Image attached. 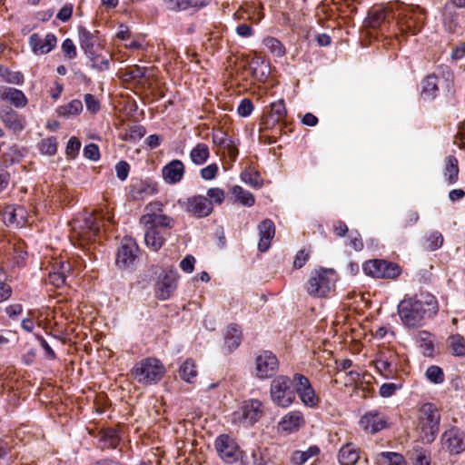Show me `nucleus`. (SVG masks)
Wrapping results in <instances>:
<instances>
[{"label":"nucleus","mask_w":465,"mask_h":465,"mask_svg":"<svg viewBox=\"0 0 465 465\" xmlns=\"http://www.w3.org/2000/svg\"><path fill=\"white\" fill-rule=\"evenodd\" d=\"M440 416L432 403H424L419 409L418 430L420 438L425 443H431L437 437Z\"/></svg>","instance_id":"obj_4"},{"label":"nucleus","mask_w":465,"mask_h":465,"mask_svg":"<svg viewBox=\"0 0 465 465\" xmlns=\"http://www.w3.org/2000/svg\"><path fill=\"white\" fill-rule=\"evenodd\" d=\"M166 8L170 11H185L191 7L199 8L206 5L202 0H163Z\"/></svg>","instance_id":"obj_28"},{"label":"nucleus","mask_w":465,"mask_h":465,"mask_svg":"<svg viewBox=\"0 0 465 465\" xmlns=\"http://www.w3.org/2000/svg\"><path fill=\"white\" fill-rule=\"evenodd\" d=\"M62 51L69 58L74 59L76 57V47L70 38H66L62 44Z\"/></svg>","instance_id":"obj_51"},{"label":"nucleus","mask_w":465,"mask_h":465,"mask_svg":"<svg viewBox=\"0 0 465 465\" xmlns=\"http://www.w3.org/2000/svg\"><path fill=\"white\" fill-rule=\"evenodd\" d=\"M40 150L47 155H54L57 151V143L54 137L43 139L40 143Z\"/></svg>","instance_id":"obj_44"},{"label":"nucleus","mask_w":465,"mask_h":465,"mask_svg":"<svg viewBox=\"0 0 465 465\" xmlns=\"http://www.w3.org/2000/svg\"><path fill=\"white\" fill-rule=\"evenodd\" d=\"M72 14H73L72 5H66L60 9L56 17H57V19H59L63 22H66L71 18Z\"/></svg>","instance_id":"obj_61"},{"label":"nucleus","mask_w":465,"mask_h":465,"mask_svg":"<svg viewBox=\"0 0 465 465\" xmlns=\"http://www.w3.org/2000/svg\"><path fill=\"white\" fill-rule=\"evenodd\" d=\"M286 114L287 110L283 100L281 99L277 102L272 103L271 112L262 124L264 125V129L271 128L275 124L282 122Z\"/></svg>","instance_id":"obj_25"},{"label":"nucleus","mask_w":465,"mask_h":465,"mask_svg":"<svg viewBox=\"0 0 465 465\" xmlns=\"http://www.w3.org/2000/svg\"><path fill=\"white\" fill-rule=\"evenodd\" d=\"M146 134L143 126L135 124L130 128V137L134 140L141 139Z\"/></svg>","instance_id":"obj_62"},{"label":"nucleus","mask_w":465,"mask_h":465,"mask_svg":"<svg viewBox=\"0 0 465 465\" xmlns=\"http://www.w3.org/2000/svg\"><path fill=\"white\" fill-rule=\"evenodd\" d=\"M209 201L221 204L224 200V192L220 188H210L207 191Z\"/></svg>","instance_id":"obj_54"},{"label":"nucleus","mask_w":465,"mask_h":465,"mask_svg":"<svg viewBox=\"0 0 465 465\" xmlns=\"http://www.w3.org/2000/svg\"><path fill=\"white\" fill-rule=\"evenodd\" d=\"M426 377L427 379L435 383L440 384L444 381V373L441 368L436 365L430 366L426 371Z\"/></svg>","instance_id":"obj_41"},{"label":"nucleus","mask_w":465,"mask_h":465,"mask_svg":"<svg viewBox=\"0 0 465 465\" xmlns=\"http://www.w3.org/2000/svg\"><path fill=\"white\" fill-rule=\"evenodd\" d=\"M79 44L87 57H93L95 53L96 36L84 26L78 27Z\"/></svg>","instance_id":"obj_26"},{"label":"nucleus","mask_w":465,"mask_h":465,"mask_svg":"<svg viewBox=\"0 0 465 465\" xmlns=\"http://www.w3.org/2000/svg\"><path fill=\"white\" fill-rule=\"evenodd\" d=\"M262 414V403L259 400L245 401L241 407V419L248 425L258 421Z\"/></svg>","instance_id":"obj_17"},{"label":"nucleus","mask_w":465,"mask_h":465,"mask_svg":"<svg viewBox=\"0 0 465 465\" xmlns=\"http://www.w3.org/2000/svg\"><path fill=\"white\" fill-rule=\"evenodd\" d=\"M91 62V67L98 71H106L109 68V60L106 57L94 54L93 57H88Z\"/></svg>","instance_id":"obj_45"},{"label":"nucleus","mask_w":465,"mask_h":465,"mask_svg":"<svg viewBox=\"0 0 465 465\" xmlns=\"http://www.w3.org/2000/svg\"><path fill=\"white\" fill-rule=\"evenodd\" d=\"M85 158L96 161L100 157L99 147L95 143H89L84 149Z\"/></svg>","instance_id":"obj_55"},{"label":"nucleus","mask_w":465,"mask_h":465,"mask_svg":"<svg viewBox=\"0 0 465 465\" xmlns=\"http://www.w3.org/2000/svg\"><path fill=\"white\" fill-rule=\"evenodd\" d=\"M350 246L357 252H360L363 249V242L361 234L358 231H351L350 235Z\"/></svg>","instance_id":"obj_50"},{"label":"nucleus","mask_w":465,"mask_h":465,"mask_svg":"<svg viewBox=\"0 0 465 465\" xmlns=\"http://www.w3.org/2000/svg\"><path fill=\"white\" fill-rule=\"evenodd\" d=\"M218 170L216 163L209 164L201 170V176L204 180H212L217 175Z\"/></svg>","instance_id":"obj_56"},{"label":"nucleus","mask_w":465,"mask_h":465,"mask_svg":"<svg viewBox=\"0 0 465 465\" xmlns=\"http://www.w3.org/2000/svg\"><path fill=\"white\" fill-rule=\"evenodd\" d=\"M294 376L279 375L271 381L270 397L278 407L287 408L295 401Z\"/></svg>","instance_id":"obj_6"},{"label":"nucleus","mask_w":465,"mask_h":465,"mask_svg":"<svg viewBox=\"0 0 465 465\" xmlns=\"http://www.w3.org/2000/svg\"><path fill=\"white\" fill-rule=\"evenodd\" d=\"M359 458V450L352 443L343 445L338 454V459L341 465H353L358 461Z\"/></svg>","instance_id":"obj_29"},{"label":"nucleus","mask_w":465,"mask_h":465,"mask_svg":"<svg viewBox=\"0 0 465 465\" xmlns=\"http://www.w3.org/2000/svg\"><path fill=\"white\" fill-rule=\"evenodd\" d=\"M140 223L146 228L145 244L153 251H158L165 242L166 231L173 227L174 221L164 214H143Z\"/></svg>","instance_id":"obj_2"},{"label":"nucleus","mask_w":465,"mask_h":465,"mask_svg":"<svg viewBox=\"0 0 465 465\" xmlns=\"http://www.w3.org/2000/svg\"><path fill=\"white\" fill-rule=\"evenodd\" d=\"M381 460L387 465H405L402 455L396 452H381L380 454Z\"/></svg>","instance_id":"obj_42"},{"label":"nucleus","mask_w":465,"mask_h":465,"mask_svg":"<svg viewBox=\"0 0 465 465\" xmlns=\"http://www.w3.org/2000/svg\"><path fill=\"white\" fill-rule=\"evenodd\" d=\"M83 111V104L80 100H72L67 104L62 105L57 109V114L62 117H71L78 115Z\"/></svg>","instance_id":"obj_34"},{"label":"nucleus","mask_w":465,"mask_h":465,"mask_svg":"<svg viewBox=\"0 0 465 465\" xmlns=\"http://www.w3.org/2000/svg\"><path fill=\"white\" fill-rule=\"evenodd\" d=\"M444 174L450 184L456 183L459 175L458 160L456 157L452 155L447 157Z\"/></svg>","instance_id":"obj_35"},{"label":"nucleus","mask_w":465,"mask_h":465,"mask_svg":"<svg viewBox=\"0 0 465 465\" xmlns=\"http://www.w3.org/2000/svg\"><path fill=\"white\" fill-rule=\"evenodd\" d=\"M440 90L450 93V82L444 77L430 74L422 82L421 96L424 100H432Z\"/></svg>","instance_id":"obj_11"},{"label":"nucleus","mask_w":465,"mask_h":465,"mask_svg":"<svg viewBox=\"0 0 465 465\" xmlns=\"http://www.w3.org/2000/svg\"><path fill=\"white\" fill-rule=\"evenodd\" d=\"M253 110V104L252 101L248 98H244L241 101L237 112L240 116L246 117L249 116Z\"/></svg>","instance_id":"obj_52"},{"label":"nucleus","mask_w":465,"mask_h":465,"mask_svg":"<svg viewBox=\"0 0 465 465\" xmlns=\"http://www.w3.org/2000/svg\"><path fill=\"white\" fill-rule=\"evenodd\" d=\"M116 176L119 180L124 181L130 172V165L125 161H120L115 165Z\"/></svg>","instance_id":"obj_53"},{"label":"nucleus","mask_w":465,"mask_h":465,"mask_svg":"<svg viewBox=\"0 0 465 465\" xmlns=\"http://www.w3.org/2000/svg\"><path fill=\"white\" fill-rule=\"evenodd\" d=\"M295 395L298 394L302 403L308 407H314L319 401V398L307 377L302 374H294Z\"/></svg>","instance_id":"obj_13"},{"label":"nucleus","mask_w":465,"mask_h":465,"mask_svg":"<svg viewBox=\"0 0 465 465\" xmlns=\"http://www.w3.org/2000/svg\"><path fill=\"white\" fill-rule=\"evenodd\" d=\"M0 119L4 124L15 133L24 130V118L9 105L0 107Z\"/></svg>","instance_id":"obj_19"},{"label":"nucleus","mask_w":465,"mask_h":465,"mask_svg":"<svg viewBox=\"0 0 465 465\" xmlns=\"http://www.w3.org/2000/svg\"><path fill=\"white\" fill-rule=\"evenodd\" d=\"M427 248L430 251L440 248L443 243L442 234L439 232H432L426 240Z\"/></svg>","instance_id":"obj_46"},{"label":"nucleus","mask_w":465,"mask_h":465,"mask_svg":"<svg viewBox=\"0 0 465 465\" xmlns=\"http://www.w3.org/2000/svg\"><path fill=\"white\" fill-rule=\"evenodd\" d=\"M81 148V142L76 137H71L67 143L66 154L74 158Z\"/></svg>","instance_id":"obj_49"},{"label":"nucleus","mask_w":465,"mask_h":465,"mask_svg":"<svg viewBox=\"0 0 465 465\" xmlns=\"http://www.w3.org/2000/svg\"><path fill=\"white\" fill-rule=\"evenodd\" d=\"M267 45L272 49V51L278 56L283 55V48L280 41L275 38H270L267 40Z\"/></svg>","instance_id":"obj_60"},{"label":"nucleus","mask_w":465,"mask_h":465,"mask_svg":"<svg viewBox=\"0 0 465 465\" xmlns=\"http://www.w3.org/2000/svg\"><path fill=\"white\" fill-rule=\"evenodd\" d=\"M332 269H316L311 272L307 282V292L313 297H325L330 292L332 285Z\"/></svg>","instance_id":"obj_7"},{"label":"nucleus","mask_w":465,"mask_h":465,"mask_svg":"<svg viewBox=\"0 0 465 465\" xmlns=\"http://www.w3.org/2000/svg\"><path fill=\"white\" fill-rule=\"evenodd\" d=\"M215 449L220 458L227 463H232L238 460V446L234 440L227 435H220L216 439Z\"/></svg>","instance_id":"obj_15"},{"label":"nucleus","mask_w":465,"mask_h":465,"mask_svg":"<svg viewBox=\"0 0 465 465\" xmlns=\"http://www.w3.org/2000/svg\"><path fill=\"white\" fill-rule=\"evenodd\" d=\"M179 376L182 380L188 383H193L197 376V370L194 361L187 359L179 369Z\"/></svg>","instance_id":"obj_32"},{"label":"nucleus","mask_w":465,"mask_h":465,"mask_svg":"<svg viewBox=\"0 0 465 465\" xmlns=\"http://www.w3.org/2000/svg\"><path fill=\"white\" fill-rule=\"evenodd\" d=\"M401 383H384L380 388V395L387 398L392 396L397 390L401 388Z\"/></svg>","instance_id":"obj_47"},{"label":"nucleus","mask_w":465,"mask_h":465,"mask_svg":"<svg viewBox=\"0 0 465 465\" xmlns=\"http://www.w3.org/2000/svg\"><path fill=\"white\" fill-rule=\"evenodd\" d=\"M210 152L207 144L200 143L190 153L192 162L197 165L203 164L209 158Z\"/></svg>","instance_id":"obj_33"},{"label":"nucleus","mask_w":465,"mask_h":465,"mask_svg":"<svg viewBox=\"0 0 465 465\" xmlns=\"http://www.w3.org/2000/svg\"><path fill=\"white\" fill-rule=\"evenodd\" d=\"M163 177L168 183L180 182L184 174V165L180 160H173L162 170Z\"/></svg>","instance_id":"obj_23"},{"label":"nucleus","mask_w":465,"mask_h":465,"mask_svg":"<svg viewBox=\"0 0 465 465\" xmlns=\"http://www.w3.org/2000/svg\"><path fill=\"white\" fill-rule=\"evenodd\" d=\"M449 345L455 356H465V339L460 334L450 336Z\"/></svg>","instance_id":"obj_37"},{"label":"nucleus","mask_w":465,"mask_h":465,"mask_svg":"<svg viewBox=\"0 0 465 465\" xmlns=\"http://www.w3.org/2000/svg\"><path fill=\"white\" fill-rule=\"evenodd\" d=\"M224 339L229 351H232L240 345L242 334L237 324H231L228 326Z\"/></svg>","instance_id":"obj_31"},{"label":"nucleus","mask_w":465,"mask_h":465,"mask_svg":"<svg viewBox=\"0 0 465 465\" xmlns=\"http://www.w3.org/2000/svg\"><path fill=\"white\" fill-rule=\"evenodd\" d=\"M419 220V214L417 212L414 211H409L407 212L402 218V225L404 227L411 226L414 223H416Z\"/></svg>","instance_id":"obj_59"},{"label":"nucleus","mask_w":465,"mask_h":465,"mask_svg":"<svg viewBox=\"0 0 465 465\" xmlns=\"http://www.w3.org/2000/svg\"><path fill=\"white\" fill-rule=\"evenodd\" d=\"M396 7H372L368 12V16L364 20V26L371 29L381 28L385 23L387 15L390 13H395Z\"/></svg>","instance_id":"obj_20"},{"label":"nucleus","mask_w":465,"mask_h":465,"mask_svg":"<svg viewBox=\"0 0 465 465\" xmlns=\"http://www.w3.org/2000/svg\"><path fill=\"white\" fill-rule=\"evenodd\" d=\"M441 442L450 453L459 454L465 450V433L458 428H451L442 434Z\"/></svg>","instance_id":"obj_16"},{"label":"nucleus","mask_w":465,"mask_h":465,"mask_svg":"<svg viewBox=\"0 0 465 465\" xmlns=\"http://www.w3.org/2000/svg\"><path fill=\"white\" fill-rule=\"evenodd\" d=\"M177 278L178 273L174 269L163 272L156 283V297L160 300L168 299L177 287Z\"/></svg>","instance_id":"obj_12"},{"label":"nucleus","mask_w":465,"mask_h":465,"mask_svg":"<svg viewBox=\"0 0 465 465\" xmlns=\"http://www.w3.org/2000/svg\"><path fill=\"white\" fill-rule=\"evenodd\" d=\"M363 272L371 277L381 279H396L401 273V267L385 260H370L362 266Z\"/></svg>","instance_id":"obj_8"},{"label":"nucleus","mask_w":465,"mask_h":465,"mask_svg":"<svg viewBox=\"0 0 465 465\" xmlns=\"http://www.w3.org/2000/svg\"><path fill=\"white\" fill-rule=\"evenodd\" d=\"M242 179L244 183L252 187H260L259 174L257 173L244 172L242 173Z\"/></svg>","instance_id":"obj_57"},{"label":"nucleus","mask_w":465,"mask_h":465,"mask_svg":"<svg viewBox=\"0 0 465 465\" xmlns=\"http://www.w3.org/2000/svg\"><path fill=\"white\" fill-rule=\"evenodd\" d=\"M256 376L259 379L272 377L278 371L279 362L276 356L269 351H263L256 357Z\"/></svg>","instance_id":"obj_10"},{"label":"nucleus","mask_w":465,"mask_h":465,"mask_svg":"<svg viewBox=\"0 0 465 465\" xmlns=\"http://www.w3.org/2000/svg\"><path fill=\"white\" fill-rule=\"evenodd\" d=\"M317 446H312L307 450H295L292 455V462L295 465L304 464L310 458L316 456L319 453Z\"/></svg>","instance_id":"obj_36"},{"label":"nucleus","mask_w":465,"mask_h":465,"mask_svg":"<svg viewBox=\"0 0 465 465\" xmlns=\"http://www.w3.org/2000/svg\"><path fill=\"white\" fill-rule=\"evenodd\" d=\"M348 231V226L344 222L337 221L333 223V232L338 237H344Z\"/></svg>","instance_id":"obj_63"},{"label":"nucleus","mask_w":465,"mask_h":465,"mask_svg":"<svg viewBox=\"0 0 465 465\" xmlns=\"http://www.w3.org/2000/svg\"><path fill=\"white\" fill-rule=\"evenodd\" d=\"M304 424V419L302 412L295 411L287 413L279 422V427L288 432L297 430Z\"/></svg>","instance_id":"obj_27"},{"label":"nucleus","mask_w":465,"mask_h":465,"mask_svg":"<svg viewBox=\"0 0 465 465\" xmlns=\"http://www.w3.org/2000/svg\"><path fill=\"white\" fill-rule=\"evenodd\" d=\"M254 465H279V463L271 457L267 449L262 450L258 449L252 452Z\"/></svg>","instance_id":"obj_39"},{"label":"nucleus","mask_w":465,"mask_h":465,"mask_svg":"<svg viewBox=\"0 0 465 465\" xmlns=\"http://www.w3.org/2000/svg\"><path fill=\"white\" fill-rule=\"evenodd\" d=\"M2 99L8 100L17 108H24L27 104V98L25 94L16 88L8 87L1 94Z\"/></svg>","instance_id":"obj_30"},{"label":"nucleus","mask_w":465,"mask_h":465,"mask_svg":"<svg viewBox=\"0 0 465 465\" xmlns=\"http://www.w3.org/2000/svg\"><path fill=\"white\" fill-rule=\"evenodd\" d=\"M361 428L370 433H376L386 427V419L377 411H371L360 420Z\"/></svg>","instance_id":"obj_21"},{"label":"nucleus","mask_w":465,"mask_h":465,"mask_svg":"<svg viewBox=\"0 0 465 465\" xmlns=\"http://www.w3.org/2000/svg\"><path fill=\"white\" fill-rule=\"evenodd\" d=\"M138 246L131 238H125L118 248L116 254V265L120 269H127L132 266L137 257Z\"/></svg>","instance_id":"obj_14"},{"label":"nucleus","mask_w":465,"mask_h":465,"mask_svg":"<svg viewBox=\"0 0 465 465\" xmlns=\"http://www.w3.org/2000/svg\"><path fill=\"white\" fill-rule=\"evenodd\" d=\"M194 257L192 255H187L181 261L180 267L185 272H192L194 269Z\"/></svg>","instance_id":"obj_58"},{"label":"nucleus","mask_w":465,"mask_h":465,"mask_svg":"<svg viewBox=\"0 0 465 465\" xmlns=\"http://www.w3.org/2000/svg\"><path fill=\"white\" fill-rule=\"evenodd\" d=\"M236 200L245 206H252L254 204V196L248 191L243 190L241 186L235 185L232 190Z\"/></svg>","instance_id":"obj_38"},{"label":"nucleus","mask_w":465,"mask_h":465,"mask_svg":"<svg viewBox=\"0 0 465 465\" xmlns=\"http://www.w3.org/2000/svg\"><path fill=\"white\" fill-rule=\"evenodd\" d=\"M397 13V26L401 32L399 40L405 37L407 35H416L419 33L424 25L423 13L419 6H409L402 3L394 5Z\"/></svg>","instance_id":"obj_3"},{"label":"nucleus","mask_w":465,"mask_h":465,"mask_svg":"<svg viewBox=\"0 0 465 465\" xmlns=\"http://www.w3.org/2000/svg\"><path fill=\"white\" fill-rule=\"evenodd\" d=\"M464 54H465V44L460 43L459 45H457L456 46H454L452 48L450 56L454 60H459V59L462 58L464 56Z\"/></svg>","instance_id":"obj_64"},{"label":"nucleus","mask_w":465,"mask_h":465,"mask_svg":"<svg viewBox=\"0 0 465 465\" xmlns=\"http://www.w3.org/2000/svg\"><path fill=\"white\" fill-rule=\"evenodd\" d=\"M87 110L92 114H96L100 110V103L94 95L86 94L84 97Z\"/></svg>","instance_id":"obj_48"},{"label":"nucleus","mask_w":465,"mask_h":465,"mask_svg":"<svg viewBox=\"0 0 465 465\" xmlns=\"http://www.w3.org/2000/svg\"><path fill=\"white\" fill-rule=\"evenodd\" d=\"M437 312L438 302L433 295L429 293L404 299L398 305V313L401 322L409 328L421 326L424 319L435 315Z\"/></svg>","instance_id":"obj_1"},{"label":"nucleus","mask_w":465,"mask_h":465,"mask_svg":"<svg viewBox=\"0 0 465 465\" xmlns=\"http://www.w3.org/2000/svg\"><path fill=\"white\" fill-rule=\"evenodd\" d=\"M260 241L258 242V249L261 252H266L270 248L271 240L275 234V226L272 221L266 219L262 221L259 226Z\"/></svg>","instance_id":"obj_24"},{"label":"nucleus","mask_w":465,"mask_h":465,"mask_svg":"<svg viewBox=\"0 0 465 465\" xmlns=\"http://www.w3.org/2000/svg\"><path fill=\"white\" fill-rule=\"evenodd\" d=\"M62 271L61 272H54L49 273L50 282L52 284L55 285L56 287H60L61 285L65 283V271L70 269L69 264H62L61 266Z\"/></svg>","instance_id":"obj_43"},{"label":"nucleus","mask_w":465,"mask_h":465,"mask_svg":"<svg viewBox=\"0 0 465 465\" xmlns=\"http://www.w3.org/2000/svg\"><path fill=\"white\" fill-rule=\"evenodd\" d=\"M56 36L47 34L43 39L38 34H32L29 37V45L35 54H45L53 50L56 45Z\"/></svg>","instance_id":"obj_18"},{"label":"nucleus","mask_w":465,"mask_h":465,"mask_svg":"<svg viewBox=\"0 0 465 465\" xmlns=\"http://www.w3.org/2000/svg\"><path fill=\"white\" fill-rule=\"evenodd\" d=\"M0 76L7 83L21 84L24 82V75L20 72H13L4 65H0Z\"/></svg>","instance_id":"obj_40"},{"label":"nucleus","mask_w":465,"mask_h":465,"mask_svg":"<svg viewBox=\"0 0 465 465\" xmlns=\"http://www.w3.org/2000/svg\"><path fill=\"white\" fill-rule=\"evenodd\" d=\"M187 210L198 217H205L213 212V203L207 197L193 196L188 199Z\"/></svg>","instance_id":"obj_22"},{"label":"nucleus","mask_w":465,"mask_h":465,"mask_svg":"<svg viewBox=\"0 0 465 465\" xmlns=\"http://www.w3.org/2000/svg\"><path fill=\"white\" fill-rule=\"evenodd\" d=\"M165 369L155 358H145L135 363L131 370L134 379L141 384L151 385L159 382L163 377Z\"/></svg>","instance_id":"obj_5"},{"label":"nucleus","mask_w":465,"mask_h":465,"mask_svg":"<svg viewBox=\"0 0 465 465\" xmlns=\"http://www.w3.org/2000/svg\"><path fill=\"white\" fill-rule=\"evenodd\" d=\"M101 223L94 213H85L82 219H74L69 224L80 238L92 240L100 233Z\"/></svg>","instance_id":"obj_9"}]
</instances>
